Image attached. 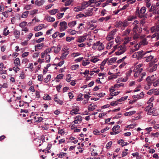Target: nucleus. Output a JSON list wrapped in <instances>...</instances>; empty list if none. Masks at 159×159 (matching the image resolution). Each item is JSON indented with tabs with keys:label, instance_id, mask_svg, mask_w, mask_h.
Returning <instances> with one entry per match:
<instances>
[{
	"label": "nucleus",
	"instance_id": "f257e3e1",
	"mask_svg": "<svg viewBox=\"0 0 159 159\" xmlns=\"http://www.w3.org/2000/svg\"><path fill=\"white\" fill-rule=\"evenodd\" d=\"M153 103L149 104L145 108L144 110L147 112L148 115H152L156 116L158 115V113L156 112L155 109L153 108Z\"/></svg>",
	"mask_w": 159,
	"mask_h": 159
},
{
	"label": "nucleus",
	"instance_id": "f03ea898",
	"mask_svg": "<svg viewBox=\"0 0 159 159\" xmlns=\"http://www.w3.org/2000/svg\"><path fill=\"white\" fill-rule=\"evenodd\" d=\"M118 45H116L114 46L113 50L111 53H113L117 49H118V51L115 52L116 55H120L124 53L126 50V47L122 45H120L118 47Z\"/></svg>",
	"mask_w": 159,
	"mask_h": 159
},
{
	"label": "nucleus",
	"instance_id": "7ed1b4c3",
	"mask_svg": "<svg viewBox=\"0 0 159 159\" xmlns=\"http://www.w3.org/2000/svg\"><path fill=\"white\" fill-rule=\"evenodd\" d=\"M152 52V50L146 52H144L143 50H141L134 53L132 55V57L134 58H136L137 59H139L143 57L146 54Z\"/></svg>",
	"mask_w": 159,
	"mask_h": 159
},
{
	"label": "nucleus",
	"instance_id": "20e7f679",
	"mask_svg": "<svg viewBox=\"0 0 159 159\" xmlns=\"http://www.w3.org/2000/svg\"><path fill=\"white\" fill-rule=\"evenodd\" d=\"M146 11V7H143L141 8L140 10H139V9H137L135 12V15L140 18H145L146 16L145 13Z\"/></svg>",
	"mask_w": 159,
	"mask_h": 159
},
{
	"label": "nucleus",
	"instance_id": "39448f33",
	"mask_svg": "<svg viewBox=\"0 0 159 159\" xmlns=\"http://www.w3.org/2000/svg\"><path fill=\"white\" fill-rule=\"evenodd\" d=\"M128 23L126 20H125L124 21H120L116 22L115 26L116 28L120 27L123 30H124L128 25Z\"/></svg>",
	"mask_w": 159,
	"mask_h": 159
},
{
	"label": "nucleus",
	"instance_id": "423d86ee",
	"mask_svg": "<svg viewBox=\"0 0 159 159\" xmlns=\"http://www.w3.org/2000/svg\"><path fill=\"white\" fill-rule=\"evenodd\" d=\"M59 25L60 26V30L61 31H63L67 28V23L65 21L61 22L60 23Z\"/></svg>",
	"mask_w": 159,
	"mask_h": 159
},
{
	"label": "nucleus",
	"instance_id": "0eeeda50",
	"mask_svg": "<svg viewBox=\"0 0 159 159\" xmlns=\"http://www.w3.org/2000/svg\"><path fill=\"white\" fill-rule=\"evenodd\" d=\"M139 23V21L137 20H135L134 23L132 24L133 25H134V27L133 29V31L134 32V33H136L137 32V30L139 27H138V24Z\"/></svg>",
	"mask_w": 159,
	"mask_h": 159
},
{
	"label": "nucleus",
	"instance_id": "6e6552de",
	"mask_svg": "<svg viewBox=\"0 0 159 159\" xmlns=\"http://www.w3.org/2000/svg\"><path fill=\"white\" fill-rule=\"evenodd\" d=\"M151 31L152 33H159V25H155L151 28Z\"/></svg>",
	"mask_w": 159,
	"mask_h": 159
},
{
	"label": "nucleus",
	"instance_id": "1a4fd4ad",
	"mask_svg": "<svg viewBox=\"0 0 159 159\" xmlns=\"http://www.w3.org/2000/svg\"><path fill=\"white\" fill-rule=\"evenodd\" d=\"M79 107L78 106H76L73 109L70 111V114L71 115L76 114L78 113V112L79 111Z\"/></svg>",
	"mask_w": 159,
	"mask_h": 159
},
{
	"label": "nucleus",
	"instance_id": "9d476101",
	"mask_svg": "<svg viewBox=\"0 0 159 159\" xmlns=\"http://www.w3.org/2000/svg\"><path fill=\"white\" fill-rule=\"evenodd\" d=\"M86 36H80L78 37L76 41L79 43L83 42L86 39Z\"/></svg>",
	"mask_w": 159,
	"mask_h": 159
},
{
	"label": "nucleus",
	"instance_id": "9b49d317",
	"mask_svg": "<svg viewBox=\"0 0 159 159\" xmlns=\"http://www.w3.org/2000/svg\"><path fill=\"white\" fill-rule=\"evenodd\" d=\"M143 70V69H139V70L137 69L135 70V68H134L133 70V71L135 72L134 76L135 77H138L139 75V74L142 72Z\"/></svg>",
	"mask_w": 159,
	"mask_h": 159
},
{
	"label": "nucleus",
	"instance_id": "f8f14e48",
	"mask_svg": "<svg viewBox=\"0 0 159 159\" xmlns=\"http://www.w3.org/2000/svg\"><path fill=\"white\" fill-rule=\"evenodd\" d=\"M13 34L16 39H18L20 37V32L19 30L16 29L14 31Z\"/></svg>",
	"mask_w": 159,
	"mask_h": 159
},
{
	"label": "nucleus",
	"instance_id": "ddd939ff",
	"mask_svg": "<svg viewBox=\"0 0 159 159\" xmlns=\"http://www.w3.org/2000/svg\"><path fill=\"white\" fill-rule=\"evenodd\" d=\"M54 100L55 102H57V104L60 105H62L64 103L63 101L58 98L57 96L54 98Z\"/></svg>",
	"mask_w": 159,
	"mask_h": 159
},
{
	"label": "nucleus",
	"instance_id": "4468645a",
	"mask_svg": "<svg viewBox=\"0 0 159 159\" xmlns=\"http://www.w3.org/2000/svg\"><path fill=\"white\" fill-rule=\"evenodd\" d=\"M44 24H40L38 26L35 27L34 28V30L35 31H38L42 30L44 27Z\"/></svg>",
	"mask_w": 159,
	"mask_h": 159
},
{
	"label": "nucleus",
	"instance_id": "2eb2a0df",
	"mask_svg": "<svg viewBox=\"0 0 159 159\" xmlns=\"http://www.w3.org/2000/svg\"><path fill=\"white\" fill-rule=\"evenodd\" d=\"M45 2L44 0H41L40 1L36 0L35 2V5L38 6L42 5Z\"/></svg>",
	"mask_w": 159,
	"mask_h": 159
},
{
	"label": "nucleus",
	"instance_id": "dca6fc26",
	"mask_svg": "<svg viewBox=\"0 0 159 159\" xmlns=\"http://www.w3.org/2000/svg\"><path fill=\"white\" fill-rule=\"evenodd\" d=\"M117 58L116 57H112L109 60L107 64L109 65H111L112 64L114 63L116 61Z\"/></svg>",
	"mask_w": 159,
	"mask_h": 159
},
{
	"label": "nucleus",
	"instance_id": "f3484780",
	"mask_svg": "<svg viewBox=\"0 0 159 159\" xmlns=\"http://www.w3.org/2000/svg\"><path fill=\"white\" fill-rule=\"evenodd\" d=\"M75 119V120L74 121V123L75 124L78 123V122H80L82 120V117L80 116H76Z\"/></svg>",
	"mask_w": 159,
	"mask_h": 159
},
{
	"label": "nucleus",
	"instance_id": "a211bd4d",
	"mask_svg": "<svg viewBox=\"0 0 159 159\" xmlns=\"http://www.w3.org/2000/svg\"><path fill=\"white\" fill-rule=\"evenodd\" d=\"M14 63L15 66H20V62L19 58L18 57L16 58L14 61Z\"/></svg>",
	"mask_w": 159,
	"mask_h": 159
},
{
	"label": "nucleus",
	"instance_id": "6ab92c4d",
	"mask_svg": "<svg viewBox=\"0 0 159 159\" xmlns=\"http://www.w3.org/2000/svg\"><path fill=\"white\" fill-rule=\"evenodd\" d=\"M52 48H54V52L56 53H57L61 50L60 47L58 46L57 47L53 46L52 47Z\"/></svg>",
	"mask_w": 159,
	"mask_h": 159
},
{
	"label": "nucleus",
	"instance_id": "aec40b11",
	"mask_svg": "<svg viewBox=\"0 0 159 159\" xmlns=\"http://www.w3.org/2000/svg\"><path fill=\"white\" fill-rule=\"evenodd\" d=\"M136 113V111H133L128 112H126L124 114L125 116H130Z\"/></svg>",
	"mask_w": 159,
	"mask_h": 159
},
{
	"label": "nucleus",
	"instance_id": "412c9836",
	"mask_svg": "<svg viewBox=\"0 0 159 159\" xmlns=\"http://www.w3.org/2000/svg\"><path fill=\"white\" fill-rule=\"evenodd\" d=\"M69 53V51H66L65 52L62 54L61 57V58L62 59H65L66 58V56Z\"/></svg>",
	"mask_w": 159,
	"mask_h": 159
},
{
	"label": "nucleus",
	"instance_id": "4be33fe9",
	"mask_svg": "<svg viewBox=\"0 0 159 159\" xmlns=\"http://www.w3.org/2000/svg\"><path fill=\"white\" fill-rule=\"evenodd\" d=\"M84 9L83 7H77L74 8V11L75 12H78Z\"/></svg>",
	"mask_w": 159,
	"mask_h": 159
},
{
	"label": "nucleus",
	"instance_id": "5701e85b",
	"mask_svg": "<svg viewBox=\"0 0 159 159\" xmlns=\"http://www.w3.org/2000/svg\"><path fill=\"white\" fill-rule=\"evenodd\" d=\"M131 38L129 37H127L125 38L124 39V42L123 43V46H125V45L128 43L131 40Z\"/></svg>",
	"mask_w": 159,
	"mask_h": 159
},
{
	"label": "nucleus",
	"instance_id": "b1692460",
	"mask_svg": "<svg viewBox=\"0 0 159 159\" xmlns=\"http://www.w3.org/2000/svg\"><path fill=\"white\" fill-rule=\"evenodd\" d=\"M97 107L96 105L92 106L91 104H90L88 106V109L89 111H92L94 110Z\"/></svg>",
	"mask_w": 159,
	"mask_h": 159
},
{
	"label": "nucleus",
	"instance_id": "393cba45",
	"mask_svg": "<svg viewBox=\"0 0 159 159\" xmlns=\"http://www.w3.org/2000/svg\"><path fill=\"white\" fill-rule=\"evenodd\" d=\"M130 74V72H128L126 73V76L124 78L121 77V80L122 82H125L128 80L129 78L128 75H129Z\"/></svg>",
	"mask_w": 159,
	"mask_h": 159
},
{
	"label": "nucleus",
	"instance_id": "a878e982",
	"mask_svg": "<svg viewBox=\"0 0 159 159\" xmlns=\"http://www.w3.org/2000/svg\"><path fill=\"white\" fill-rule=\"evenodd\" d=\"M144 96V94L143 92H142L139 95H134L133 97L134 98H136L138 99H140L143 97Z\"/></svg>",
	"mask_w": 159,
	"mask_h": 159
},
{
	"label": "nucleus",
	"instance_id": "bb28decb",
	"mask_svg": "<svg viewBox=\"0 0 159 159\" xmlns=\"http://www.w3.org/2000/svg\"><path fill=\"white\" fill-rule=\"evenodd\" d=\"M29 13V11H24L21 16V17L22 18H26L28 16Z\"/></svg>",
	"mask_w": 159,
	"mask_h": 159
},
{
	"label": "nucleus",
	"instance_id": "cd10ccee",
	"mask_svg": "<svg viewBox=\"0 0 159 159\" xmlns=\"http://www.w3.org/2000/svg\"><path fill=\"white\" fill-rule=\"evenodd\" d=\"M51 78V75H47L46 77L44 80V82L45 83H47L50 80Z\"/></svg>",
	"mask_w": 159,
	"mask_h": 159
},
{
	"label": "nucleus",
	"instance_id": "c85d7f7f",
	"mask_svg": "<svg viewBox=\"0 0 159 159\" xmlns=\"http://www.w3.org/2000/svg\"><path fill=\"white\" fill-rule=\"evenodd\" d=\"M137 17L135 16H129L127 18V20L129 21H131L137 19Z\"/></svg>",
	"mask_w": 159,
	"mask_h": 159
},
{
	"label": "nucleus",
	"instance_id": "c756f323",
	"mask_svg": "<svg viewBox=\"0 0 159 159\" xmlns=\"http://www.w3.org/2000/svg\"><path fill=\"white\" fill-rule=\"evenodd\" d=\"M58 12L59 11L57 9H53L49 11V13L51 15H54Z\"/></svg>",
	"mask_w": 159,
	"mask_h": 159
},
{
	"label": "nucleus",
	"instance_id": "7c9ffc66",
	"mask_svg": "<svg viewBox=\"0 0 159 159\" xmlns=\"http://www.w3.org/2000/svg\"><path fill=\"white\" fill-rule=\"evenodd\" d=\"M148 43V42L147 41V39H144L140 42V45H145L147 44Z\"/></svg>",
	"mask_w": 159,
	"mask_h": 159
},
{
	"label": "nucleus",
	"instance_id": "2f4dec72",
	"mask_svg": "<svg viewBox=\"0 0 159 159\" xmlns=\"http://www.w3.org/2000/svg\"><path fill=\"white\" fill-rule=\"evenodd\" d=\"M101 43L100 41H98L96 43H94L92 47L94 49H96L97 47H98Z\"/></svg>",
	"mask_w": 159,
	"mask_h": 159
},
{
	"label": "nucleus",
	"instance_id": "473e14b6",
	"mask_svg": "<svg viewBox=\"0 0 159 159\" xmlns=\"http://www.w3.org/2000/svg\"><path fill=\"white\" fill-rule=\"evenodd\" d=\"M27 22L25 21H24L20 23L19 24V26L21 28H24L27 25Z\"/></svg>",
	"mask_w": 159,
	"mask_h": 159
},
{
	"label": "nucleus",
	"instance_id": "72a5a7b5",
	"mask_svg": "<svg viewBox=\"0 0 159 159\" xmlns=\"http://www.w3.org/2000/svg\"><path fill=\"white\" fill-rule=\"evenodd\" d=\"M76 24V21H72L68 23V25L70 27H72L74 26Z\"/></svg>",
	"mask_w": 159,
	"mask_h": 159
},
{
	"label": "nucleus",
	"instance_id": "f704fd0d",
	"mask_svg": "<svg viewBox=\"0 0 159 159\" xmlns=\"http://www.w3.org/2000/svg\"><path fill=\"white\" fill-rule=\"evenodd\" d=\"M113 42H111L107 43L106 48L107 49H111L113 45Z\"/></svg>",
	"mask_w": 159,
	"mask_h": 159
},
{
	"label": "nucleus",
	"instance_id": "c9c22d12",
	"mask_svg": "<svg viewBox=\"0 0 159 159\" xmlns=\"http://www.w3.org/2000/svg\"><path fill=\"white\" fill-rule=\"evenodd\" d=\"M154 56L152 55H150L147 57H146L145 61L147 62H149L153 58Z\"/></svg>",
	"mask_w": 159,
	"mask_h": 159
},
{
	"label": "nucleus",
	"instance_id": "e433bc0d",
	"mask_svg": "<svg viewBox=\"0 0 159 159\" xmlns=\"http://www.w3.org/2000/svg\"><path fill=\"white\" fill-rule=\"evenodd\" d=\"M92 4V2H90V0L88 2H84L82 5L83 6L84 5L85 6V7H87L90 5Z\"/></svg>",
	"mask_w": 159,
	"mask_h": 159
},
{
	"label": "nucleus",
	"instance_id": "4c0bfd02",
	"mask_svg": "<svg viewBox=\"0 0 159 159\" xmlns=\"http://www.w3.org/2000/svg\"><path fill=\"white\" fill-rule=\"evenodd\" d=\"M43 98L45 100H51V98L48 94H45L43 97Z\"/></svg>",
	"mask_w": 159,
	"mask_h": 159
},
{
	"label": "nucleus",
	"instance_id": "58836bf2",
	"mask_svg": "<svg viewBox=\"0 0 159 159\" xmlns=\"http://www.w3.org/2000/svg\"><path fill=\"white\" fill-rule=\"evenodd\" d=\"M128 151V149H125L124 150L121 154V155L122 157H124L125 156H126L128 153L127 151Z\"/></svg>",
	"mask_w": 159,
	"mask_h": 159
},
{
	"label": "nucleus",
	"instance_id": "ea45409f",
	"mask_svg": "<svg viewBox=\"0 0 159 159\" xmlns=\"http://www.w3.org/2000/svg\"><path fill=\"white\" fill-rule=\"evenodd\" d=\"M79 67V65L78 64L74 65L71 66L70 68L72 70H75L78 69Z\"/></svg>",
	"mask_w": 159,
	"mask_h": 159
},
{
	"label": "nucleus",
	"instance_id": "a19ab883",
	"mask_svg": "<svg viewBox=\"0 0 159 159\" xmlns=\"http://www.w3.org/2000/svg\"><path fill=\"white\" fill-rule=\"evenodd\" d=\"M67 154L66 153H64L63 152H60L58 154H57V155L58 156V157H60L61 158H63L64 156L66 155Z\"/></svg>",
	"mask_w": 159,
	"mask_h": 159
},
{
	"label": "nucleus",
	"instance_id": "79ce46f5",
	"mask_svg": "<svg viewBox=\"0 0 159 159\" xmlns=\"http://www.w3.org/2000/svg\"><path fill=\"white\" fill-rule=\"evenodd\" d=\"M152 66L150 70L151 71H153L156 70L157 69V64H153V65Z\"/></svg>",
	"mask_w": 159,
	"mask_h": 159
},
{
	"label": "nucleus",
	"instance_id": "37998d69",
	"mask_svg": "<svg viewBox=\"0 0 159 159\" xmlns=\"http://www.w3.org/2000/svg\"><path fill=\"white\" fill-rule=\"evenodd\" d=\"M47 20L49 22H53L55 21V19L54 18L51 16H48L47 18Z\"/></svg>",
	"mask_w": 159,
	"mask_h": 159
},
{
	"label": "nucleus",
	"instance_id": "c03bdc74",
	"mask_svg": "<svg viewBox=\"0 0 159 159\" xmlns=\"http://www.w3.org/2000/svg\"><path fill=\"white\" fill-rule=\"evenodd\" d=\"M19 106L20 107H23L24 106L25 104H27V106L28 107L29 106V104L28 103L26 102H24L22 101H19Z\"/></svg>",
	"mask_w": 159,
	"mask_h": 159
},
{
	"label": "nucleus",
	"instance_id": "a18cd8bd",
	"mask_svg": "<svg viewBox=\"0 0 159 159\" xmlns=\"http://www.w3.org/2000/svg\"><path fill=\"white\" fill-rule=\"evenodd\" d=\"M82 96L83 94L81 93H80L78 96V97L77 98L76 100L79 101L83 100V99L82 98Z\"/></svg>",
	"mask_w": 159,
	"mask_h": 159
},
{
	"label": "nucleus",
	"instance_id": "49530a36",
	"mask_svg": "<svg viewBox=\"0 0 159 159\" xmlns=\"http://www.w3.org/2000/svg\"><path fill=\"white\" fill-rule=\"evenodd\" d=\"M130 32V30L129 29H127L123 33V35L124 36H127L129 35Z\"/></svg>",
	"mask_w": 159,
	"mask_h": 159
},
{
	"label": "nucleus",
	"instance_id": "de8ad7c7",
	"mask_svg": "<svg viewBox=\"0 0 159 159\" xmlns=\"http://www.w3.org/2000/svg\"><path fill=\"white\" fill-rule=\"evenodd\" d=\"M46 62L48 63L50 62L51 59L50 56L49 55H46L45 56Z\"/></svg>",
	"mask_w": 159,
	"mask_h": 159
},
{
	"label": "nucleus",
	"instance_id": "09e8293b",
	"mask_svg": "<svg viewBox=\"0 0 159 159\" xmlns=\"http://www.w3.org/2000/svg\"><path fill=\"white\" fill-rule=\"evenodd\" d=\"M73 0H69L66 1L65 3V5L66 6H68L70 5L73 2Z\"/></svg>",
	"mask_w": 159,
	"mask_h": 159
},
{
	"label": "nucleus",
	"instance_id": "8fccbe9b",
	"mask_svg": "<svg viewBox=\"0 0 159 159\" xmlns=\"http://www.w3.org/2000/svg\"><path fill=\"white\" fill-rule=\"evenodd\" d=\"M104 48V45L102 43H101L98 46V49L99 51H100L102 50Z\"/></svg>",
	"mask_w": 159,
	"mask_h": 159
},
{
	"label": "nucleus",
	"instance_id": "3c124183",
	"mask_svg": "<svg viewBox=\"0 0 159 159\" xmlns=\"http://www.w3.org/2000/svg\"><path fill=\"white\" fill-rule=\"evenodd\" d=\"M52 50V47L51 48H48L45 50V51H44V52L46 54V55H48V53H49L51 52Z\"/></svg>",
	"mask_w": 159,
	"mask_h": 159
},
{
	"label": "nucleus",
	"instance_id": "603ef678",
	"mask_svg": "<svg viewBox=\"0 0 159 159\" xmlns=\"http://www.w3.org/2000/svg\"><path fill=\"white\" fill-rule=\"evenodd\" d=\"M38 80L39 81H42L43 80V77L42 75H39L38 76Z\"/></svg>",
	"mask_w": 159,
	"mask_h": 159
},
{
	"label": "nucleus",
	"instance_id": "864d4df0",
	"mask_svg": "<svg viewBox=\"0 0 159 159\" xmlns=\"http://www.w3.org/2000/svg\"><path fill=\"white\" fill-rule=\"evenodd\" d=\"M18 66H15L13 67V70L15 71L16 73H17V71L20 70V68Z\"/></svg>",
	"mask_w": 159,
	"mask_h": 159
},
{
	"label": "nucleus",
	"instance_id": "5fc2aeb1",
	"mask_svg": "<svg viewBox=\"0 0 159 159\" xmlns=\"http://www.w3.org/2000/svg\"><path fill=\"white\" fill-rule=\"evenodd\" d=\"M44 46V43H41L36 45V47L39 49H41Z\"/></svg>",
	"mask_w": 159,
	"mask_h": 159
},
{
	"label": "nucleus",
	"instance_id": "6e6d98bb",
	"mask_svg": "<svg viewBox=\"0 0 159 159\" xmlns=\"http://www.w3.org/2000/svg\"><path fill=\"white\" fill-rule=\"evenodd\" d=\"M156 7L155 6L152 5L149 10V12L154 11L156 10Z\"/></svg>",
	"mask_w": 159,
	"mask_h": 159
},
{
	"label": "nucleus",
	"instance_id": "4d7b16f0",
	"mask_svg": "<svg viewBox=\"0 0 159 159\" xmlns=\"http://www.w3.org/2000/svg\"><path fill=\"white\" fill-rule=\"evenodd\" d=\"M115 88H116V87H114V86H111L109 89V91L110 93V95L111 94L113 93L115 90L116 89H115Z\"/></svg>",
	"mask_w": 159,
	"mask_h": 159
},
{
	"label": "nucleus",
	"instance_id": "13d9d810",
	"mask_svg": "<svg viewBox=\"0 0 159 159\" xmlns=\"http://www.w3.org/2000/svg\"><path fill=\"white\" fill-rule=\"evenodd\" d=\"M107 39L108 41H110L114 39V37L111 35L109 34L107 35Z\"/></svg>",
	"mask_w": 159,
	"mask_h": 159
},
{
	"label": "nucleus",
	"instance_id": "bf43d9fd",
	"mask_svg": "<svg viewBox=\"0 0 159 159\" xmlns=\"http://www.w3.org/2000/svg\"><path fill=\"white\" fill-rule=\"evenodd\" d=\"M92 4H93L92 6L98 7L100 4V3L99 2H92Z\"/></svg>",
	"mask_w": 159,
	"mask_h": 159
},
{
	"label": "nucleus",
	"instance_id": "052dcab7",
	"mask_svg": "<svg viewBox=\"0 0 159 159\" xmlns=\"http://www.w3.org/2000/svg\"><path fill=\"white\" fill-rule=\"evenodd\" d=\"M152 77L148 76L147 77L146 79V81L148 83H151L152 82V80L151 79Z\"/></svg>",
	"mask_w": 159,
	"mask_h": 159
},
{
	"label": "nucleus",
	"instance_id": "680f3d73",
	"mask_svg": "<svg viewBox=\"0 0 159 159\" xmlns=\"http://www.w3.org/2000/svg\"><path fill=\"white\" fill-rule=\"evenodd\" d=\"M124 85V84L123 83H121L119 84H116L114 85V87L116 88H120L121 86H123Z\"/></svg>",
	"mask_w": 159,
	"mask_h": 159
},
{
	"label": "nucleus",
	"instance_id": "e2e57ef3",
	"mask_svg": "<svg viewBox=\"0 0 159 159\" xmlns=\"http://www.w3.org/2000/svg\"><path fill=\"white\" fill-rule=\"evenodd\" d=\"M33 35V34L32 33H30L27 35L26 38L27 39V41L29 40L31 38Z\"/></svg>",
	"mask_w": 159,
	"mask_h": 159
},
{
	"label": "nucleus",
	"instance_id": "0e129e2a",
	"mask_svg": "<svg viewBox=\"0 0 159 159\" xmlns=\"http://www.w3.org/2000/svg\"><path fill=\"white\" fill-rule=\"evenodd\" d=\"M127 98H128V96H125L121 98L120 99H119L118 100V101H119L120 102H121L125 101V100L126 99H127Z\"/></svg>",
	"mask_w": 159,
	"mask_h": 159
},
{
	"label": "nucleus",
	"instance_id": "69168bd1",
	"mask_svg": "<svg viewBox=\"0 0 159 159\" xmlns=\"http://www.w3.org/2000/svg\"><path fill=\"white\" fill-rule=\"evenodd\" d=\"M9 33V31L8 30H7V28H5L4 30L3 31V34L5 35L6 36Z\"/></svg>",
	"mask_w": 159,
	"mask_h": 159
},
{
	"label": "nucleus",
	"instance_id": "338daca9",
	"mask_svg": "<svg viewBox=\"0 0 159 159\" xmlns=\"http://www.w3.org/2000/svg\"><path fill=\"white\" fill-rule=\"evenodd\" d=\"M38 10L36 9H34L32 11H30V14L31 15H33L35 14H36L37 13Z\"/></svg>",
	"mask_w": 159,
	"mask_h": 159
},
{
	"label": "nucleus",
	"instance_id": "774afa93",
	"mask_svg": "<svg viewBox=\"0 0 159 159\" xmlns=\"http://www.w3.org/2000/svg\"><path fill=\"white\" fill-rule=\"evenodd\" d=\"M153 91L155 95H159V89H153Z\"/></svg>",
	"mask_w": 159,
	"mask_h": 159
}]
</instances>
